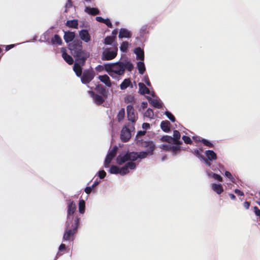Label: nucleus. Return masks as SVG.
Returning a JSON list of instances; mask_svg holds the SVG:
<instances>
[{
	"label": "nucleus",
	"instance_id": "nucleus-20",
	"mask_svg": "<svg viewBox=\"0 0 260 260\" xmlns=\"http://www.w3.org/2000/svg\"><path fill=\"white\" fill-rule=\"evenodd\" d=\"M98 79L107 87H110L111 86L112 84L110 78L107 75H100L98 76Z\"/></svg>",
	"mask_w": 260,
	"mask_h": 260
},
{
	"label": "nucleus",
	"instance_id": "nucleus-1",
	"mask_svg": "<svg viewBox=\"0 0 260 260\" xmlns=\"http://www.w3.org/2000/svg\"><path fill=\"white\" fill-rule=\"evenodd\" d=\"M68 48L75 59L73 70L77 77H80L82 73V67L89 57L90 53L83 48L82 42L79 39H75L69 43Z\"/></svg>",
	"mask_w": 260,
	"mask_h": 260
},
{
	"label": "nucleus",
	"instance_id": "nucleus-4",
	"mask_svg": "<svg viewBox=\"0 0 260 260\" xmlns=\"http://www.w3.org/2000/svg\"><path fill=\"white\" fill-rule=\"evenodd\" d=\"M80 218L76 216L74 221L70 223V227L67 228L66 224L65 232L63 236V241L69 240L75 234L79 226Z\"/></svg>",
	"mask_w": 260,
	"mask_h": 260
},
{
	"label": "nucleus",
	"instance_id": "nucleus-59",
	"mask_svg": "<svg viewBox=\"0 0 260 260\" xmlns=\"http://www.w3.org/2000/svg\"><path fill=\"white\" fill-rule=\"evenodd\" d=\"M254 212L256 216L260 215V209L257 207H254Z\"/></svg>",
	"mask_w": 260,
	"mask_h": 260
},
{
	"label": "nucleus",
	"instance_id": "nucleus-21",
	"mask_svg": "<svg viewBox=\"0 0 260 260\" xmlns=\"http://www.w3.org/2000/svg\"><path fill=\"white\" fill-rule=\"evenodd\" d=\"M171 123L168 120L162 121L160 123V128L165 133H169L171 131Z\"/></svg>",
	"mask_w": 260,
	"mask_h": 260
},
{
	"label": "nucleus",
	"instance_id": "nucleus-36",
	"mask_svg": "<svg viewBox=\"0 0 260 260\" xmlns=\"http://www.w3.org/2000/svg\"><path fill=\"white\" fill-rule=\"evenodd\" d=\"M117 149H118L117 146H114L113 147V148L108 152V153L107 155L108 156L112 157V158H114L116 155Z\"/></svg>",
	"mask_w": 260,
	"mask_h": 260
},
{
	"label": "nucleus",
	"instance_id": "nucleus-23",
	"mask_svg": "<svg viewBox=\"0 0 260 260\" xmlns=\"http://www.w3.org/2000/svg\"><path fill=\"white\" fill-rule=\"evenodd\" d=\"M128 87L133 88V84L129 78L125 79L120 85L121 90H124Z\"/></svg>",
	"mask_w": 260,
	"mask_h": 260
},
{
	"label": "nucleus",
	"instance_id": "nucleus-47",
	"mask_svg": "<svg viewBox=\"0 0 260 260\" xmlns=\"http://www.w3.org/2000/svg\"><path fill=\"white\" fill-rule=\"evenodd\" d=\"M199 141L201 142L204 145L208 146L209 147H213V144L209 141L205 139H202L201 140H199Z\"/></svg>",
	"mask_w": 260,
	"mask_h": 260
},
{
	"label": "nucleus",
	"instance_id": "nucleus-7",
	"mask_svg": "<svg viewBox=\"0 0 260 260\" xmlns=\"http://www.w3.org/2000/svg\"><path fill=\"white\" fill-rule=\"evenodd\" d=\"M131 129H135L134 125L133 124L132 125L128 124L122 127L120 134V139L122 142H126L130 139L132 136Z\"/></svg>",
	"mask_w": 260,
	"mask_h": 260
},
{
	"label": "nucleus",
	"instance_id": "nucleus-60",
	"mask_svg": "<svg viewBox=\"0 0 260 260\" xmlns=\"http://www.w3.org/2000/svg\"><path fill=\"white\" fill-rule=\"evenodd\" d=\"M150 124L148 123L144 122L142 124V128L145 129H148L150 128Z\"/></svg>",
	"mask_w": 260,
	"mask_h": 260
},
{
	"label": "nucleus",
	"instance_id": "nucleus-24",
	"mask_svg": "<svg viewBox=\"0 0 260 260\" xmlns=\"http://www.w3.org/2000/svg\"><path fill=\"white\" fill-rule=\"evenodd\" d=\"M84 11L87 14L91 15H96L100 14L99 10L96 8H91L89 7H85Z\"/></svg>",
	"mask_w": 260,
	"mask_h": 260
},
{
	"label": "nucleus",
	"instance_id": "nucleus-35",
	"mask_svg": "<svg viewBox=\"0 0 260 260\" xmlns=\"http://www.w3.org/2000/svg\"><path fill=\"white\" fill-rule=\"evenodd\" d=\"M125 116V110L124 108H121L117 115V118L119 122L121 121L123 119L124 117Z\"/></svg>",
	"mask_w": 260,
	"mask_h": 260
},
{
	"label": "nucleus",
	"instance_id": "nucleus-55",
	"mask_svg": "<svg viewBox=\"0 0 260 260\" xmlns=\"http://www.w3.org/2000/svg\"><path fill=\"white\" fill-rule=\"evenodd\" d=\"M92 188L91 187V186H87L86 187H85V189H84V191L87 194H89L91 191H92Z\"/></svg>",
	"mask_w": 260,
	"mask_h": 260
},
{
	"label": "nucleus",
	"instance_id": "nucleus-38",
	"mask_svg": "<svg viewBox=\"0 0 260 260\" xmlns=\"http://www.w3.org/2000/svg\"><path fill=\"white\" fill-rule=\"evenodd\" d=\"M129 44L127 41H124L122 43L120 46V50L122 52H126L127 50Z\"/></svg>",
	"mask_w": 260,
	"mask_h": 260
},
{
	"label": "nucleus",
	"instance_id": "nucleus-46",
	"mask_svg": "<svg viewBox=\"0 0 260 260\" xmlns=\"http://www.w3.org/2000/svg\"><path fill=\"white\" fill-rule=\"evenodd\" d=\"M201 157H202L201 160H203L207 166L209 167L213 170H214V171L216 170V169L214 167V166H212L211 162H210V160H209V159H208L207 158H205L204 156H201Z\"/></svg>",
	"mask_w": 260,
	"mask_h": 260
},
{
	"label": "nucleus",
	"instance_id": "nucleus-30",
	"mask_svg": "<svg viewBox=\"0 0 260 260\" xmlns=\"http://www.w3.org/2000/svg\"><path fill=\"white\" fill-rule=\"evenodd\" d=\"M66 25L70 28H77L78 26V22L77 19L69 20L67 21Z\"/></svg>",
	"mask_w": 260,
	"mask_h": 260
},
{
	"label": "nucleus",
	"instance_id": "nucleus-27",
	"mask_svg": "<svg viewBox=\"0 0 260 260\" xmlns=\"http://www.w3.org/2000/svg\"><path fill=\"white\" fill-rule=\"evenodd\" d=\"M109 172L111 174H119L122 176L121 167L119 168L116 166L112 165L109 170Z\"/></svg>",
	"mask_w": 260,
	"mask_h": 260
},
{
	"label": "nucleus",
	"instance_id": "nucleus-28",
	"mask_svg": "<svg viewBox=\"0 0 260 260\" xmlns=\"http://www.w3.org/2000/svg\"><path fill=\"white\" fill-rule=\"evenodd\" d=\"M206 155L207 157V159L209 160H215L217 158L216 154L211 150H208L205 151Z\"/></svg>",
	"mask_w": 260,
	"mask_h": 260
},
{
	"label": "nucleus",
	"instance_id": "nucleus-51",
	"mask_svg": "<svg viewBox=\"0 0 260 260\" xmlns=\"http://www.w3.org/2000/svg\"><path fill=\"white\" fill-rule=\"evenodd\" d=\"M182 140L184 142L187 144H191L192 143V141L189 137L186 136H183L182 137Z\"/></svg>",
	"mask_w": 260,
	"mask_h": 260
},
{
	"label": "nucleus",
	"instance_id": "nucleus-45",
	"mask_svg": "<svg viewBox=\"0 0 260 260\" xmlns=\"http://www.w3.org/2000/svg\"><path fill=\"white\" fill-rule=\"evenodd\" d=\"M144 116L152 118L154 116L153 111L150 108H148L144 113Z\"/></svg>",
	"mask_w": 260,
	"mask_h": 260
},
{
	"label": "nucleus",
	"instance_id": "nucleus-17",
	"mask_svg": "<svg viewBox=\"0 0 260 260\" xmlns=\"http://www.w3.org/2000/svg\"><path fill=\"white\" fill-rule=\"evenodd\" d=\"M118 37L119 38H130L132 34L127 29L122 28L119 30Z\"/></svg>",
	"mask_w": 260,
	"mask_h": 260
},
{
	"label": "nucleus",
	"instance_id": "nucleus-13",
	"mask_svg": "<svg viewBox=\"0 0 260 260\" xmlns=\"http://www.w3.org/2000/svg\"><path fill=\"white\" fill-rule=\"evenodd\" d=\"M61 52L62 53V57L67 63L70 65L73 64L74 62L75 63V60L73 57L67 53L66 48H61Z\"/></svg>",
	"mask_w": 260,
	"mask_h": 260
},
{
	"label": "nucleus",
	"instance_id": "nucleus-54",
	"mask_svg": "<svg viewBox=\"0 0 260 260\" xmlns=\"http://www.w3.org/2000/svg\"><path fill=\"white\" fill-rule=\"evenodd\" d=\"M103 23L105 24L109 28H112L113 27L112 24L109 18L105 19Z\"/></svg>",
	"mask_w": 260,
	"mask_h": 260
},
{
	"label": "nucleus",
	"instance_id": "nucleus-41",
	"mask_svg": "<svg viewBox=\"0 0 260 260\" xmlns=\"http://www.w3.org/2000/svg\"><path fill=\"white\" fill-rule=\"evenodd\" d=\"M113 159V158H112V157L109 156L107 155H106L104 164L105 168L109 167L110 164Z\"/></svg>",
	"mask_w": 260,
	"mask_h": 260
},
{
	"label": "nucleus",
	"instance_id": "nucleus-44",
	"mask_svg": "<svg viewBox=\"0 0 260 260\" xmlns=\"http://www.w3.org/2000/svg\"><path fill=\"white\" fill-rule=\"evenodd\" d=\"M160 141L163 142H166L169 143H173V140L172 137L168 135L163 136L160 139Z\"/></svg>",
	"mask_w": 260,
	"mask_h": 260
},
{
	"label": "nucleus",
	"instance_id": "nucleus-48",
	"mask_svg": "<svg viewBox=\"0 0 260 260\" xmlns=\"http://www.w3.org/2000/svg\"><path fill=\"white\" fill-rule=\"evenodd\" d=\"M224 176L230 179V180L233 182L234 183L235 181V178L232 176V174L229 171H225L224 173Z\"/></svg>",
	"mask_w": 260,
	"mask_h": 260
},
{
	"label": "nucleus",
	"instance_id": "nucleus-32",
	"mask_svg": "<svg viewBox=\"0 0 260 260\" xmlns=\"http://www.w3.org/2000/svg\"><path fill=\"white\" fill-rule=\"evenodd\" d=\"M206 173L209 177L214 178L215 180H217L219 181H222V177L218 174L213 173L209 170L206 171Z\"/></svg>",
	"mask_w": 260,
	"mask_h": 260
},
{
	"label": "nucleus",
	"instance_id": "nucleus-39",
	"mask_svg": "<svg viewBox=\"0 0 260 260\" xmlns=\"http://www.w3.org/2000/svg\"><path fill=\"white\" fill-rule=\"evenodd\" d=\"M148 31L147 30V26L143 25L141 27L140 29V37H144L145 35L148 33Z\"/></svg>",
	"mask_w": 260,
	"mask_h": 260
},
{
	"label": "nucleus",
	"instance_id": "nucleus-50",
	"mask_svg": "<svg viewBox=\"0 0 260 260\" xmlns=\"http://www.w3.org/2000/svg\"><path fill=\"white\" fill-rule=\"evenodd\" d=\"M172 146V145L171 144H163L161 145L160 148L163 149L164 150L169 151L171 150Z\"/></svg>",
	"mask_w": 260,
	"mask_h": 260
},
{
	"label": "nucleus",
	"instance_id": "nucleus-56",
	"mask_svg": "<svg viewBox=\"0 0 260 260\" xmlns=\"http://www.w3.org/2000/svg\"><path fill=\"white\" fill-rule=\"evenodd\" d=\"M193 154L197 156L199 158H200L201 160L202 159V157L201 156H203V155H200V151L198 149H195L193 152Z\"/></svg>",
	"mask_w": 260,
	"mask_h": 260
},
{
	"label": "nucleus",
	"instance_id": "nucleus-63",
	"mask_svg": "<svg viewBox=\"0 0 260 260\" xmlns=\"http://www.w3.org/2000/svg\"><path fill=\"white\" fill-rule=\"evenodd\" d=\"M95 19L97 21L101 23H104V21H105V19L102 18L101 16H97L95 18Z\"/></svg>",
	"mask_w": 260,
	"mask_h": 260
},
{
	"label": "nucleus",
	"instance_id": "nucleus-42",
	"mask_svg": "<svg viewBox=\"0 0 260 260\" xmlns=\"http://www.w3.org/2000/svg\"><path fill=\"white\" fill-rule=\"evenodd\" d=\"M113 159V158H112V157L109 156L107 155H106L104 164L105 168L109 167L110 164Z\"/></svg>",
	"mask_w": 260,
	"mask_h": 260
},
{
	"label": "nucleus",
	"instance_id": "nucleus-34",
	"mask_svg": "<svg viewBox=\"0 0 260 260\" xmlns=\"http://www.w3.org/2000/svg\"><path fill=\"white\" fill-rule=\"evenodd\" d=\"M181 144H173L171 146V150L172 151L173 155H175L177 154V152L180 150L181 146H180Z\"/></svg>",
	"mask_w": 260,
	"mask_h": 260
},
{
	"label": "nucleus",
	"instance_id": "nucleus-11",
	"mask_svg": "<svg viewBox=\"0 0 260 260\" xmlns=\"http://www.w3.org/2000/svg\"><path fill=\"white\" fill-rule=\"evenodd\" d=\"M136 144L142 147L147 148V150H151L153 149V152L154 151L155 146L152 141H143V139H136L135 140Z\"/></svg>",
	"mask_w": 260,
	"mask_h": 260
},
{
	"label": "nucleus",
	"instance_id": "nucleus-6",
	"mask_svg": "<svg viewBox=\"0 0 260 260\" xmlns=\"http://www.w3.org/2000/svg\"><path fill=\"white\" fill-rule=\"evenodd\" d=\"M76 210V205L74 201H70L67 206V227H70V223L74 221L75 217L73 215Z\"/></svg>",
	"mask_w": 260,
	"mask_h": 260
},
{
	"label": "nucleus",
	"instance_id": "nucleus-33",
	"mask_svg": "<svg viewBox=\"0 0 260 260\" xmlns=\"http://www.w3.org/2000/svg\"><path fill=\"white\" fill-rule=\"evenodd\" d=\"M78 210L80 214H84L85 211V201L80 199L78 204Z\"/></svg>",
	"mask_w": 260,
	"mask_h": 260
},
{
	"label": "nucleus",
	"instance_id": "nucleus-5",
	"mask_svg": "<svg viewBox=\"0 0 260 260\" xmlns=\"http://www.w3.org/2000/svg\"><path fill=\"white\" fill-rule=\"evenodd\" d=\"M101 59L103 60H110L114 59L117 54L118 47L114 45L112 47H104Z\"/></svg>",
	"mask_w": 260,
	"mask_h": 260
},
{
	"label": "nucleus",
	"instance_id": "nucleus-52",
	"mask_svg": "<svg viewBox=\"0 0 260 260\" xmlns=\"http://www.w3.org/2000/svg\"><path fill=\"white\" fill-rule=\"evenodd\" d=\"M142 81L143 82H144L148 86H149V87L151 86V84L149 81L148 76H147V75L144 76L142 79Z\"/></svg>",
	"mask_w": 260,
	"mask_h": 260
},
{
	"label": "nucleus",
	"instance_id": "nucleus-40",
	"mask_svg": "<svg viewBox=\"0 0 260 260\" xmlns=\"http://www.w3.org/2000/svg\"><path fill=\"white\" fill-rule=\"evenodd\" d=\"M107 173L104 170H99L95 176H97L100 179H104L106 176Z\"/></svg>",
	"mask_w": 260,
	"mask_h": 260
},
{
	"label": "nucleus",
	"instance_id": "nucleus-26",
	"mask_svg": "<svg viewBox=\"0 0 260 260\" xmlns=\"http://www.w3.org/2000/svg\"><path fill=\"white\" fill-rule=\"evenodd\" d=\"M137 68L138 70L139 73L141 75H143L146 70L144 60H140L138 61L137 64Z\"/></svg>",
	"mask_w": 260,
	"mask_h": 260
},
{
	"label": "nucleus",
	"instance_id": "nucleus-10",
	"mask_svg": "<svg viewBox=\"0 0 260 260\" xmlns=\"http://www.w3.org/2000/svg\"><path fill=\"white\" fill-rule=\"evenodd\" d=\"M127 117L128 121L134 123L138 119V114L135 112L133 105H128L126 107Z\"/></svg>",
	"mask_w": 260,
	"mask_h": 260
},
{
	"label": "nucleus",
	"instance_id": "nucleus-15",
	"mask_svg": "<svg viewBox=\"0 0 260 260\" xmlns=\"http://www.w3.org/2000/svg\"><path fill=\"white\" fill-rule=\"evenodd\" d=\"M149 103L154 108L160 109L162 107L163 103L160 99H152L151 98L147 97Z\"/></svg>",
	"mask_w": 260,
	"mask_h": 260
},
{
	"label": "nucleus",
	"instance_id": "nucleus-22",
	"mask_svg": "<svg viewBox=\"0 0 260 260\" xmlns=\"http://www.w3.org/2000/svg\"><path fill=\"white\" fill-rule=\"evenodd\" d=\"M139 87V93L141 95H144L145 94H150V90L143 83L140 82L138 83Z\"/></svg>",
	"mask_w": 260,
	"mask_h": 260
},
{
	"label": "nucleus",
	"instance_id": "nucleus-29",
	"mask_svg": "<svg viewBox=\"0 0 260 260\" xmlns=\"http://www.w3.org/2000/svg\"><path fill=\"white\" fill-rule=\"evenodd\" d=\"M96 90L97 92L101 94L102 95L106 97L107 95V91L105 87L102 84H99L96 87Z\"/></svg>",
	"mask_w": 260,
	"mask_h": 260
},
{
	"label": "nucleus",
	"instance_id": "nucleus-53",
	"mask_svg": "<svg viewBox=\"0 0 260 260\" xmlns=\"http://www.w3.org/2000/svg\"><path fill=\"white\" fill-rule=\"evenodd\" d=\"M146 134V131H139L138 132L137 135H136V139H141L140 138V137H142L143 136H144Z\"/></svg>",
	"mask_w": 260,
	"mask_h": 260
},
{
	"label": "nucleus",
	"instance_id": "nucleus-8",
	"mask_svg": "<svg viewBox=\"0 0 260 260\" xmlns=\"http://www.w3.org/2000/svg\"><path fill=\"white\" fill-rule=\"evenodd\" d=\"M94 72L92 70H85L83 73V75L80 77L81 82L83 84H88L94 78Z\"/></svg>",
	"mask_w": 260,
	"mask_h": 260
},
{
	"label": "nucleus",
	"instance_id": "nucleus-12",
	"mask_svg": "<svg viewBox=\"0 0 260 260\" xmlns=\"http://www.w3.org/2000/svg\"><path fill=\"white\" fill-rule=\"evenodd\" d=\"M79 36L80 39L85 43H88L91 40V36L86 29H82L79 31Z\"/></svg>",
	"mask_w": 260,
	"mask_h": 260
},
{
	"label": "nucleus",
	"instance_id": "nucleus-16",
	"mask_svg": "<svg viewBox=\"0 0 260 260\" xmlns=\"http://www.w3.org/2000/svg\"><path fill=\"white\" fill-rule=\"evenodd\" d=\"M181 135L177 130L173 131V137H172L173 144H182V142L180 140Z\"/></svg>",
	"mask_w": 260,
	"mask_h": 260
},
{
	"label": "nucleus",
	"instance_id": "nucleus-18",
	"mask_svg": "<svg viewBox=\"0 0 260 260\" xmlns=\"http://www.w3.org/2000/svg\"><path fill=\"white\" fill-rule=\"evenodd\" d=\"M134 52L136 55L137 59H139L140 60H144V52L143 49L141 48V47H138L136 48L134 50Z\"/></svg>",
	"mask_w": 260,
	"mask_h": 260
},
{
	"label": "nucleus",
	"instance_id": "nucleus-49",
	"mask_svg": "<svg viewBox=\"0 0 260 260\" xmlns=\"http://www.w3.org/2000/svg\"><path fill=\"white\" fill-rule=\"evenodd\" d=\"M135 101L134 98L132 95H127L124 98V101L126 103H133Z\"/></svg>",
	"mask_w": 260,
	"mask_h": 260
},
{
	"label": "nucleus",
	"instance_id": "nucleus-37",
	"mask_svg": "<svg viewBox=\"0 0 260 260\" xmlns=\"http://www.w3.org/2000/svg\"><path fill=\"white\" fill-rule=\"evenodd\" d=\"M51 42L52 44L57 43L59 45H61L62 43L61 38L58 35H54V38L52 39Z\"/></svg>",
	"mask_w": 260,
	"mask_h": 260
},
{
	"label": "nucleus",
	"instance_id": "nucleus-9",
	"mask_svg": "<svg viewBox=\"0 0 260 260\" xmlns=\"http://www.w3.org/2000/svg\"><path fill=\"white\" fill-rule=\"evenodd\" d=\"M136 160H127L125 164L121 167L122 176L127 174L129 170H134L136 168L137 164L134 162Z\"/></svg>",
	"mask_w": 260,
	"mask_h": 260
},
{
	"label": "nucleus",
	"instance_id": "nucleus-43",
	"mask_svg": "<svg viewBox=\"0 0 260 260\" xmlns=\"http://www.w3.org/2000/svg\"><path fill=\"white\" fill-rule=\"evenodd\" d=\"M165 114L166 115L167 117L172 122H174L176 121V118L175 116L170 111L167 110L165 112Z\"/></svg>",
	"mask_w": 260,
	"mask_h": 260
},
{
	"label": "nucleus",
	"instance_id": "nucleus-64",
	"mask_svg": "<svg viewBox=\"0 0 260 260\" xmlns=\"http://www.w3.org/2000/svg\"><path fill=\"white\" fill-rule=\"evenodd\" d=\"M15 46V44H11V45H6L5 46V49L6 51H8V50H10L11 49L13 48Z\"/></svg>",
	"mask_w": 260,
	"mask_h": 260
},
{
	"label": "nucleus",
	"instance_id": "nucleus-14",
	"mask_svg": "<svg viewBox=\"0 0 260 260\" xmlns=\"http://www.w3.org/2000/svg\"><path fill=\"white\" fill-rule=\"evenodd\" d=\"M75 37V34L74 32L67 31H64L63 39L67 43H72L74 40Z\"/></svg>",
	"mask_w": 260,
	"mask_h": 260
},
{
	"label": "nucleus",
	"instance_id": "nucleus-58",
	"mask_svg": "<svg viewBox=\"0 0 260 260\" xmlns=\"http://www.w3.org/2000/svg\"><path fill=\"white\" fill-rule=\"evenodd\" d=\"M101 180H99L98 178H96L94 181L93 183L91 186L92 188L97 186L100 182Z\"/></svg>",
	"mask_w": 260,
	"mask_h": 260
},
{
	"label": "nucleus",
	"instance_id": "nucleus-57",
	"mask_svg": "<svg viewBox=\"0 0 260 260\" xmlns=\"http://www.w3.org/2000/svg\"><path fill=\"white\" fill-rule=\"evenodd\" d=\"M66 248V246L64 244H61L58 248V252H60L61 251H62Z\"/></svg>",
	"mask_w": 260,
	"mask_h": 260
},
{
	"label": "nucleus",
	"instance_id": "nucleus-25",
	"mask_svg": "<svg viewBox=\"0 0 260 260\" xmlns=\"http://www.w3.org/2000/svg\"><path fill=\"white\" fill-rule=\"evenodd\" d=\"M212 189L216 192L218 194H221L223 191V188L221 184H211Z\"/></svg>",
	"mask_w": 260,
	"mask_h": 260
},
{
	"label": "nucleus",
	"instance_id": "nucleus-19",
	"mask_svg": "<svg viewBox=\"0 0 260 260\" xmlns=\"http://www.w3.org/2000/svg\"><path fill=\"white\" fill-rule=\"evenodd\" d=\"M89 93L91 94L93 101L97 105H101L104 102V99L102 98V96L95 94L93 91H90Z\"/></svg>",
	"mask_w": 260,
	"mask_h": 260
},
{
	"label": "nucleus",
	"instance_id": "nucleus-62",
	"mask_svg": "<svg viewBox=\"0 0 260 260\" xmlns=\"http://www.w3.org/2000/svg\"><path fill=\"white\" fill-rule=\"evenodd\" d=\"M234 191H235V193H236L238 195H239L240 196H244L243 192L241 191L240 190H239L238 189H236Z\"/></svg>",
	"mask_w": 260,
	"mask_h": 260
},
{
	"label": "nucleus",
	"instance_id": "nucleus-31",
	"mask_svg": "<svg viewBox=\"0 0 260 260\" xmlns=\"http://www.w3.org/2000/svg\"><path fill=\"white\" fill-rule=\"evenodd\" d=\"M104 44L108 45H112L114 47V45L117 46V43L114 42V38L111 36H107L104 39Z\"/></svg>",
	"mask_w": 260,
	"mask_h": 260
},
{
	"label": "nucleus",
	"instance_id": "nucleus-3",
	"mask_svg": "<svg viewBox=\"0 0 260 260\" xmlns=\"http://www.w3.org/2000/svg\"><path fill=\"white\" fill-rule=\"evenodd\" d=\"M153 149L146 150L140 152L129 151L120 153L116 157L117 164L121 166L124 164L127 160H137L138 158L140 159L147 157L148 155H152Z\"/></svg>",
	"mask_w": 260,
	"mask_h": 260
},
{
	"label": "nucleus",
	"instance_id": "nucleus-61",
	"mask_svg": "<svg viewBox=\"0 0 260 260\" xmlns=\"http://www.w3.org/2000/svg\"><path fill=\"white\" fill-rule=\"evenodd\" d=\"M105 69V66H103L102 65H98L96 68L95 70L98 72H101Z\"/></svg>",
	"mask_w": 260,
	"mask_h": 260
},
{
	"label": "nucleus",
	"instance_id": "nucleus-2",
	"mask_svg": "<svg viewBox=\"0 0 260 260\" xmlns=\"http://www.w3.org/2000/svg\"><path fill=\"white\" fill-rule=\"evenodd\" d=\"M105 70L112 78L115 75L121 76L124 74L126 69L131 72L134 69V64L130 60L124 61H118L114 63H106L104 64Z\"/></svg>",
	"mask_w": 260,
	"mask_h": 260
}]
</instances>
